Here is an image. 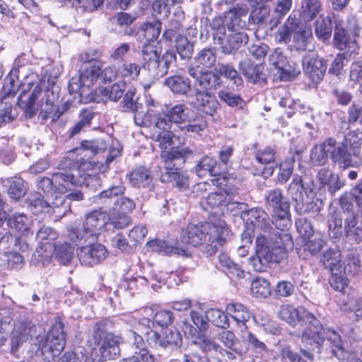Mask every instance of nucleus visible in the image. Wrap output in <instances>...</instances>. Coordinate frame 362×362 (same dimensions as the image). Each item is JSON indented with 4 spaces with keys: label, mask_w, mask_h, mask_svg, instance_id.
I'll list each match as a JSON object with an SVG mask.
<instances>
[{
    "label": "nucleus",
    "mask_w": 362,
    "mask_h": 362,
    "mask_svg": "<svg viewBox=\"0 0 362 362\" xmlns=\"http://www.w3.org/2000/svg\"><path fill=\"white\" fill-rule=\"evenodd\" d=\"M344 233L350 240L359 243L362 241V227L358 226V214H348L344 218Z\"/></svg>",
    "instance_id": "obj_35"
},
{
    "label": "nucleus",
    "mask_w": 362,
    "mask_h": 362,
    "mask_svg": "<svg viewBox=\"0 0 362 362\" xmlns=\"http://www.w3.org/2000/svg\"><path fill=\"white\" fill-rule=\"evenodd\" d=\"M228 315L219 309L210 308L206 312L205 317L214 325L226 329L230 327Z\"/></svg>",
    "instance_id": "obj_44"
},
{
    "label": "nucleus",
    "mask_w": 362,
    "mask_h": 362,
    "mask_svg": "<svg viewBox=\"0 0 362 362\" xmlns=\"http://www.w3.org/2000/svg\"><path fill=\"white\" fill-rule=\"evenodd\" d=\"M336 145L334 144L331 150L330 158L332 163L343 170L357 167L358 162L354 160L356 157L353 154V151L341 143L337 146Z\"/></svg>",
    "instance_id": "obj_21"
},
{
    "label": "nucleus",
    "mask_w": 362,
    "mask_h": 362,
    "mask_svg": "<svg viewBox=\"0 0 362 362\" xmlns=\"http://www.w3.org/2000/svg\"><path fill=\"white\" fill-rule=\"evenodd\" d=\"M146 327L140 326L139 322H138V325L135 327V329H129L127 332L126 336L127 341L129 344H131L133 347H134L135 350L146 349V344L144 340L141 335L139 333L141 332L146 335L145 332Z\"/></svg>",
    "instance_id": "obj_51"
},
{
    "label": "nucleus",
    "mask_w": 362,
    "mask_h": 362,
    "mask_svg": "<svg viewBox=\"0 0 362 362\" xmlns=\"http://www.w3.org/2000/svg\"><path fill=\"white\" fill-rule=\"evenodd\" d=\"M161 31V23L159 21L154 20L152 22H146L143 24L141 28V32L144 37L150 44V42H153L160 35ZM146 43L145 42L144 45Z\"/></svg>",
    "instance_id": "obj_54"
},
{
    "label": "nucleus",
    "mask_w": 362,
    "mask_h": 362,
    "mask_svg": "<svg viewBox=\"0 0 362 362\" xmlns=\"http://www.w3.org/2000/svg\"><path fill=\"white\" fill-rule=\"evenodd\" d=\"M291 204L271 211L272 223L280 231H287L292 225Z\"/></svg>",
    "instance_id": "obj_30"
},
{
    "label": "nucleus",
    "mask_w": 362,
    "mask_h": 362,
    "mask_svg": "<svg viewBox=\"0 0 362 362\" xmlns=\"http://www.w3.org/2000/svg\"><path fill=\"white\" fill-rule=\"evenodd\" d=\"M83 158H74V153H69L57 165V171L53 173L54 187L55 192L64 194L73 187L92 183L100 184L98 176L88 175L83 177L80 175L79 168L83 163Z\"/></svg>",
    "instance_id": "obj_3"
},
{
    "label": "nucleus",
    "mask_w": 362,
    "mask_h": 362,
    "mask_svg": "<svg viewBox=\"0 0 362 362\" xmlns=\"http://www.w3.org/2000/svg\"><path fill=\"white\" fill-rule=\"evenodd\" d=\"M112 327L111 322L105 320L95 323L93 329L90 340L95 345H100L99 351L104 360L114 359L119 354L121 338L112 332Z\"/></svg>",
    "instance_id": "obj_6"
},
{
    "label": "nucleus",
    "mask_w": 362,
    "mask_h": 362,
    "mask_svg": "<svg viewBox=\"0 0 362 362\" xmlns=\"http://www.w3.org/2000/svg\"><path fill=\"white\" fill-rule=\"evenodd\" d=\"M195 156L196 152L188 147L162 151L161 158L165 163V172L160 175V181L165 183L175 182L180 190L187 189L189 187L188 175L176 165L184 164L188 158H193Z\"/></svg>",
    "instance_id": "obj_5"
},
{
    "label": "nucleus",
    "mask_w": 362,
    "mask_h": 362,
    "mask_svg": "<svg viewBox=\"0 0 362 362\" xmlns=\"http://www.w3.org/2000/svg\"><path fill=\"white\" fill-rule=\"evenodd\" d=\"M299 23L296 15L290 14L286 22L279 28L274 35L275 40L278 42L288 43L292 33L296 30Z\"/></svg>",
    "instance_id": "obj_33"
},
{
    "label": "nucleus",
    "mask_w": 362,
    "mask_h": 362,
    "mask_svg": "<svg viewBox=\"0 0 362 362\" xmlns=\"http://www.w3.org/2000/svg\"><path fill=\"white\" fill-rule=\"evenodd\" d=\"M316 180L319 185V189H327L331 195H333L344 185V182L340 180L339 176L329 168L320 169Z\"/></svg>",
    "instance_id": "obj_23"
},
{
    "label": "nucleus",
    "mask_w": 362,
    "mask_h": 362,
    "mask_svg": "<svg viewBox=\"0 0 362 362\" xmlns=\"http://www.w3.org/2000/svg\"><path fill=\"white\" fill-rule=\"evenodd\" d=\"M320 262L330 271H344V269L341 261V254L338 249L325 250L320 258Z\"/></svg>",
    "instance_id": "obj_37"
},
{
    "label": "nucleus",
    "mask_w": 362,
    "mask_h": 362,
    "mask_svg": "<svg viewBox=\"0 0 362 362\" xmlns=\"http://www.w3.org/2000/svg\"><path fill=\"white\" fill-rule=\"evenodd\" d=\"M173 319L174 316L172 312L169 310H159L155 314L153 320L146 317L140 319L139 325L146 327V331L152 329L155 325L162 328H167L173 322Z\"/></svg>",
    "instance_id": "obj_32"
},
{
    "label": "nucleus",
    "mask_w": 362,
    "mask_h": 362,
    "mask_svg": "<svg viewBox=\"0 0 362 362\" xmlns=\"http://www.w3.org/2000/svg\"><path fill=\"white\" fill-rule=\"evenodd\" d=\"M218 76L229 79L237 88L243 86V80L237 70L230 64L220 63L215 69Z\"/></svg>",
    "instance_id": "obj_41"
},
{
    "label": "nucleus",
    "mask_w": 362,
    "mask_h": 362,
    "mask_svg": "<svg viewBox=\"0 0 362 362\" xmlns=\"http://www.w3.org/2000/svg\"><path fill=\"white\" fill-rule=\"evenodd\" d=\"M125 190L124 184L118 181L95 195L94 202L104 206L113 204L112 209L127 214L135 209L136 204L133 199L124 196Z\"/></svg>",
    "instance_id": "obj_8"
},
{
    "label": "nucleus",
    "mask_w": 362,
    "mask_h": 362,
    "mask_svg": "<svg viewBox=\"0 0 362 362\" xmlns=\"http://www.w3.org/2000/svg\"><path fill=\"white\" fill-rule=\"evenodd\" d=\"M188 118H186L183 124L180 125V129L185 134H199L205 129L207 122L202 115L191 110Z\"/></svg>",
    "instance_id": "obj_31"
},
{
    "label": "nucleus",
    "mask_w": 362,
    "mask_h": 362,
    "mask_svg": "<svg viewBox=\"0 0 362 362\" xmlns=\"http://www.w3.org/2000/svg\"><path fill=\"white\" fill-rule=\"evenodd\" d=\"M265 206L271 211L290 204L289 201L284 197L283 192L279 188H274L266 191L264 194Z\"/></svg>",
    "instance_id": "obj_39"
},
{
    "label": "nucleus",
    "mask_w": 362,
    "mask_h": 362,
    "mask_svg": "<svg viewBox=\"0 0 362 362\" xmlns=\"http://www.w3.org/2000/svg\"><path fill=\"white\" fill-rule=\"evenodd\" d=\"M242 218L264 232L269 233L273 229L268 214L262 208L254 207L248 209L242 215Z\"/></svg>",
    "instance_id": "obj_24"
},
{
    "label": "nucleus",
    "mask_w": 362,
    "mask_h": 362,
    "mask_svg": "<svg viewBox=\"0 0 362 362\" xmlns=\"http://www.w3.org/2000/svg\"><path fill=\"white\" fill-rule=\"evenodd\" d=\"M7 224L11 229H15L24 235L28 232V218L24 214H15L7 220Z\"/></svg>",
    "instance_id": "obj_57"
},
{
    "label": "nucleus",
    "mask_w": 362,
    "mask_h": 362,
    "mask_svg": "<svg viewBox=\"0 0 362 362\" xmlns=\"http://www.w3.org/2000/svg\"><path fill=\"white\" fill-rule=\"evenodd\" d=\"M325 244V240L320 235H313L304 240L302 248L307 253L303 258H306L308 255H316L322 250Z\"/></svg>",
    "instance_id": "obj_49"
},
{
    "label": "nucleus",
    "mask_w": 362,
    "mask_h": 362,
    "mask_svg": "<svg viewBox=\"0 0 362 362\" xmlns=\"http://www.w3.org/2000/svg\"><path fill=\"white\" fill-rule=\"evenodd\" d=\"M226 312L233 320H234L237 325L245 323L249 321L252 317V313L248 308L244 305L239 303H230L226 305Z\"/></svg>",
    "instance_id": "obj_36"
},
{
    "label": "nucleus",
    "mask_w": 362,
    "mask_h": 362,
    "mask_svg": "<svg viewBox=\"0 0 362 362\" xmlns=\"http://www.w3.org/2000/svg\"><path fill=\"white\" fill-rule=\"evenodd\" d=\"M230 32V33L226 36L225 35L223 37L218 36V33L214 35L215 43L220 45L222 52L225 54L235 53L242 45L248 41L247 33L242 30Z\"/></svg>",
    "instance_id": "obj_16"
},
{
    "label": "nucleus",
    "mask_w": 362,
    "mask_h": 362,
    "mask_svg": "<svg viewBox=\"0 0 362 362\" xmlns=\"http://www.w3.org/2000/svg\"><path fill=\"white\" fill-rule=\"evenodd\" d=\"M219 99L232 107H237L243 110L245 106V101L242 98L232 92L226 90H221L218 93Z\"/></svg>",
    "instance_id": "obj_60"
},
{
    "label": "nucleus",
    "mask_w": 362,
    "mask_h": 362,
    "mask_svg": "<svg viewBox=\"0 0 362 362\" xmlns=\"http://www.w3.org/2000/svg\"><path fill=\"white\" fill-rule=\"evenodd\" d=\"M227 235L228 228L224 221H220L218 224L189 223L182 232L181 241L194 247L206 243L211 247L212 252H215L225 243Z\"/></svg>",
    "instance_id": "obj_4"
},
{
    "label": "nucleus",
    "mask_w": 362,
    "mask_h": 362,
    "mask_svg": "<svg viewBox=\"0 0 362 362\" xmlns=\"http://www.w3.org/2000/svg\"><path fill=\"white\" fill-rule=\"evenodd\" d=\"M165 85L174 93L187 95L191 90V82L187 77L180 75L169 76L165 80Z\"/></svg>",
    "instance_id": "obj_34"
},
{
    "label": "nucleus",
    "mask_w": 362,
    "mask_h": 362,
    "mask_svg": "<svg viewBox=\"0 0 362 362\" xmlns=\"http://www.w3.org/2000/svg\"><path fill=\"white\" fill-rule=\"evenodd\" d=\"M37 187L39 189H41L42 192L47 196H51L52 197H55L56 202L52 204L59 206L62 204L64 202L63 197H57L55 192V187H54V176H52V178H49L47 177H39L37 180Z\"/></svg>",
    "instance_id": "obj_46"
},
{
    "label": "nucleus",
    "mask_w": 362,
    "mask_h": 362,
    "mask_svg": "<svg viewBox=\"0 0 362 362\" xmlns=\"http://www.w3.org/2000/svg\"><path fill=\"white\" fill-rule=\"evenodd\" d=\"M216 60V56L214 48H204L194 57L196 66L200 67V66H202V68H211L215 64Z\"/></svg>",
    "instance_id": "obj_50"
},
{
    "label": "nucleus",
    "mask_w": 362,
    "mask_h": 362,
    "mask_svg": "<svg viewBox=\"0 0 362 362\" xmlns=\"http://www.w3.org/2000/svg\"><path fill=\"white\" fill-rule=\"evenodd\" d=\"M269 64L279 70L281 74L289 73V64L284 51L281 48L275 49L269 56Z\"/></svg>",
    "instance_id": "obj_42"
},
{
    "label": "nucleus",
    "mask_w": 362,
    "mask_h": 362,
    "mask_svg": "<svg viewBox=\"0 0 362 362\" xmlns=\"http://www.w3.org/2000/svg\"><path fill=\"white\" fill-rule=\"evenodd\" d=\"M243 340L257 354H263L267 352L268 349L264 342L260 341L257 337L251 332H247L242 335Z\"/></svg>",
    "instance_id": "obj_61"
},
{
    "label": "nucleus",
    "mask_w": 362,
    "mask_h": 362,
    "mask_svg": "<svg viewBox=\"0 0 362 362\" xmlns=\"http://www.w3.org/2000/svg\"><path fill=\"white\" fill-rule=\"evenodd\" d=\"M142 54L143 69L147 71L150 78L157 80L165 75V69L161 66L160 56L153 45H144Z\"/></svg>",
    "instance_id": "obj_14"
},
{
    "label": "nucleus",
    "mask_w": 362,
    "mask_h": 362,
    "mask_svg": "<svg viewBox=\"0 0 362 362\" xmlns=\"http://www.w3.org/2000/svg\"><path fill=\"white\" fill-rule=\"evenodd\" d=\"M332 30V21L329 17L320 16L315 23V35L322 42L330 39Z\"/></svg>",
    "instance_id": "obj_47"
},
{
    "label": "nucleus",
    "mask_w": 362,
    "mask_h": 362,
    "mask_svg": "<svg viewBox=\"0 0 362 362\" xmlns=\"http://www.w3.org/2000/svg\"><path fill=\"white\" fill-rule=\"evenodd\" d=\"M330 341L331 352L336 358L343 362H359L356 354L344 349L340 335L329 329H325V339Z\"/></svg>",
    "instance_id": "obj_17"
},
{
    "label": "nucleus",
    "mask_w": 362,
    "mask_h": 362,
    "mask_svg": "<svg viewBox=\"0 0 362 362\" xmlns=\"http://www.w3.org/2000/svg\"><path fill=\"white\" fill-rule=\"evenodd\" d=\"M194 107L202 112L213 115L219 107V103L215 95L208 90L196 89Z\"/></svg>",
    "instance_id": "obj_25"
},
{
    "label": "nucleus",
    "mask_w": 362,
    "mask_h": 362,
    "mask_svg": "<svg viewBox=\"0 0 362 362\" xmlns=\"http://www.w3.org/2000/svg\"><path fill=\"white\" fill-rule=\"evenodd\" d=\"M17 116L16 110H13L12 103L7 100H1L0 105V127L12 122Z\"/></svg>",
    "instance_id": "obj_64"
},
{
    "label": "nucleus",
    "mask_w": 362,
    "mask_h": 362,
    "mask_svg": "<svg viewBox=\"0 0 362 362\" xmlns=\"http://www.w3.org/2000/svg\"><path fill=\"white\" fill-rule=\"evenodd\" d=\"M341 143L352 151L355 157L359 156L362 145V132L358 129L349 132Z\"/></svg>",
    "instance_id": "obj_43"
},
{
    "label": "nucleus",
    "mask_w": 362,
    "mask_h": 362,
    "mask_svg": "<svg viewBox=\"0 0 362 362\" xmlns=\"http://www.w3.org/2000/svg\"><path fill=\"white\" fill-rule=\"evenodd\" d=\"M80 74L83 79L84 85L90 86L98 79L100 78L101 64L95 62L93 65L84 69Z\"/></svg>",
    "instance_id": "obj_56"
},
{
    "label": "nucleus",
    "mask_w": 362,
    "mask_h": 362,
    "mask_svg": "<svg viewBox=\"0 0 362 362\" xmlns=\"http://www.w3.org/2000/svg\"><path fill=\"white\" fill-rule=\"evenodd\" d=\"M34 325L30 321L18 322L11 332V352H16L25 342L31 333Z\"/></svg>",
    "instance_id": "obj_26"
},
{
    "label": "nucleus",
    "mask_w": 362,
    "mask_h": 362,
    "mask_svg": "<svg viewBox=\"0 0 362 362\" xmlns=\"http://www.w3.org/2000/svg\"><path fill=\"white\" fill-rule=\"evenodd\" d=\"M147 343L153 348H175L180 347L182 343V337L180 331L176 328H166L160 334L153 329L146 332Z\"/></svg>",
    "instance_id": "obj_11"
},
{
    "label": "nucleus",
    "mask_w": 362,
    "mask_h": 362,
    "mask_svg": "<svg viewBox=\"0 0 362 362\" xmlns=\"http://www.w3.org/2000/svg\"><path fill=\"white\" fill-rule=\"evenodd\" d=\"M107 226V212L102 208L90 211L86 215L81 228L74 230L71 238L75 242L90 238H95L106 230Z\"/></svg>",
    "instance_id": "obj_9"
},
{
    "label": "nucleus",
    "mask_w": 362,
    "mask_h": 362,
    "mask_svg": "<svg viewBox=\"0 0 362 362\" xmlns=\"http://www.w3.org/2000/svg\"><path fill=\"white\" fill-rule=\"evenodd\" d=\"M217 339L226 349L235 353L239 356H245L248 351L249 347L243 346L240 339L232 331L224 330L218 334Z\"/></svg>",
    "instance_id": "obj_29"
},
{
    "label": "nucleus",
    "mask_w": 362,
    "mask_h": 362,
    "mask_svg": "<svg viewBox=\"0 0 362 362\" xmlns=\"http://www.w3.org/2000/svg\"><path fill=\"white\" fill-rule=\"evenodd\" d=\"M358 35L357 33L350 35L341 22H334L333 45L337 49L343 51V54L351 56L358 53L359 45L356 40Z\"/></svg>",
    "instance_id": "obj_13"
},
{
    "label": "nucleus",
    "mask_w": 362,
    "mask_h": 362,
    "mask_svg": "<svg viewBox=\"0 0 362 362\" xmlns=\"http://www.w3.org/2000/svg\"><path fill=\"white\" fill-rule=\"evenodd\" d=\"M337 144L334 138L329 137L325 139L320 146H315L310 152V161L313 165H324L328 160L329 153L331 155V150L334 145Z\"/></svg>",
    "instance_id": "obj_27"
},
{
    "label": "nucleus",
    "mask_w": 362,
    "mask_h": 362,
    "mask_svg": "<svg viewBox=\"0 0 362 362\" xmlns=\"http://www.w3.org/2000/svg\"><path fill=\"white\" fill-rule=\"evenodd\" d=\"M216 160L212 157L208 156H204L194 166L195 173L199 177H203L206 173H209L213 177H217L216 178L212 180V182L214 185H225L226 184L223 183L221 180L225 181L227 177L224 174L220 173L218 170H216Z\"/></svg>",
    "instance_id": "obj_22"
},
{
    "label": "nucleus",
    "mask_w": 362,
    "mask_h": 362,
    "mask_svg": "<svg viewBox=\"0 0 362 362\" xmlns=\"http://www.w3.org/2000/svg\"><path fill=\"white\" fill-rule=\"evenodd\" d=\"M88 351L83 346L76 348L72 351H66L60 358L59 362H88Z\"/></svg>",
    "instance_id": "obj_58"
},
{
    "label": "nucleus",
    "mask_w": 362,
    "mask_h": 362,
    "mask_svg": "<svg viewBox=\"0 0 362 362\" xmlns=\"http://www.w3.org/2000/svg\"><path fill=\"white\" fill-rule=\"evenodd\" d=\"M228 194L223 191L214 192L209 193L204 202L209 209H215L221 206H226L228 203ZM204 204V201L202 202Z\"/></svg>",
    "instance_id": "obj_62"
},
{
    "label": "nucleus",
    "mask_w": 362,
    "mask_h": 362,
    "mask_svg": "<svg viewBox=\"0 0 362 362\" xmlns=\"http://www.w3.org/2000/svg\"><path fill=\"white\" fill-rule=\"evenodd\" d=\"M9 187L8 193L10 197L14 200H18L23 197L26 192V188L24 184V180L20 177L15 176L8 179Z\"/></svg>",
    "instance_id": "obj_53"
},
{
    "label": "nucleus",
    "mask_w": 362,
    "mask_h": 362,
    "mask_svg": "<svg viewBox=\"0 0 362 362\" xmlns=\"http://www.w3.org/2000/svg\"><path fill=\"white\" fill-rule=\"evenodd\" d=\"M268 238L259 235L255 240L256 257L250 258V262L256 272L264 271L269 263H279L287 259L293 250L292 236L287 231L272 229Z\"/></svg>",
    "instance_id": "obj_2"
},
{
    "label": "nucleus",
    "mask_w": 362,
    "mask_h": 362,
    "mask_svg": "<svg viewBox=\"0 0 362 362\" xmlns=\"http://www.w3.org/2000/svg\"><path fill=\"white\" fill-rule=\"evenodd\" d=\"M303 69L305 74L313 84H318L324 78L327 64L323 58H319L315 51H308L303 57Z\"/></svg>",
    "instance_id": "obj_12"
},
{
    "label": "nucleus",
    "mask_w": 362,
    "mask_h": 362,
    "mask_svg": "<svg viewBox=\"0 0 362 362\" xmlns=\"http://www.w3.org/2000/svg\"><path fill=\"white\" fill-rule=\"evenodd\" d=\"M76 255L81 264L93 267L107 257V250L103 245L93 243L80 247L76 250Z\"/></svg>",
    "instance_id": "obj_15"
},
{
    "label": "nucleus",
    "mask_w": 362,
    "mask_h": 362,
    "mask_svg": "<svg viewBox=\"0 0 362 362\" xmlns=\"http://www.w3.org/2000/svg\"><path fill=\"white\" fill-rule=\"evenodd\" d=\"M239 69L249 83L260 85L267 83L264 66L262 64H255L250 59H245L239 62Z\"/></svg>",
    "instance_id": "obj_20"
},
{
    "label": "nucleus",
    "mask_w": 362,
    "mask_h": 362,
    "mask_svg": "<svg viewBox=\"0 0 362 362\" xmlns=\"http://www.w3.org/2000/svg\"><path fill=\"white\" fill-rule=\"evenodd\" d=\"M166 116L170 121L177 124L180 128V125L182 124L191 110L185 104H177L172 107H167L165 110Z\"/></svg>",
    "instance_id": "obj_40"
},
{
    "label": "nucleus",
    "mask_w": 362,
    "mask_h": 362,
    "mask_svg": "<svg viewBox=\"0 0 362 362\" xmlns=\"http://www.w3.org/2000/svg\"><path fill=\"white\" fill-rule=\"evenodd\" d=\"M304 189L302 177L298 175H294L292 181L287 187L286 191L288 196L293 202L296 213L298 215H303L309 212L320 211V206H317L318 199H313L305 202Z\"/></svg>",
    "instance_id": "obj_10"
},
{
    "label": "nucleus",
    "mask_w": 362,
    "mask_h": 362,
    "mask_svg": "<svg viewBox=\"0 0 362 362\" xmlns=\"http://www.w3.org/2000/svg\"><path fill=\"white\" fill-rule=\"evenodd\" d=\"M74 257V247L70 243H64L55 245V257L62 264H66Z\"/></svg>",
    "instance_id": "obj_63"
},
{
    "label": "nucleus",
    "mask_w": 362,
    "mask_h": 362,
    "mask_svg": "<svg viewBox=\"0 0 362 362\" xmlns=\"http://www.w3.org/2000/svg\"><path fill=\"white\" fill-rule=\"evenodd\" d=\"M131 223V218L124 212H119L110 208L107 213V226L116 229H123Z\"/></svg>",
    "instance_id": "obj_45"
},
{
    "label": "nucleus",
    "mask_w": 362,
    "mask_h": 362,
    "mask_svg": "<svg viewBox=\"0 0 362 362\" xmlns=\"http://www.w3.org/2000/svg\"><path fill=\"white\" fill-rule=\"evenodd\" d=\"M247 10L239 4L226 11L224 14L226 27L228 31H237L243 30L245 25V21L241 20L243 16L247 15Z\"/></svg>",
    "instance_id": "obj_28"
},
{
    "label": "nucleus",
    "mask_w": 362,
    "mask_h": 362,
    "mask_svg": "<svg viewBox=\"0 0 362 362\" xmlns=\"http://www.w3.org/2000/svg\"><path fill=\"white\" fill-rule=\"evenodd\" d=\"M129 178L132 185L136 187H146L151 183L153 180L149 169L144 166H139L132 170Z\"/></svg>",
    "instance_id": "obj_38"
},
{
    "label": "nucleus",
    "mask_w": 362,
    "mask_h": 362,
    "mask_svg": "<svg viewBox=\"0 0 362 362\" xmlns=\"http://www.w3.org/2000/svg\"><path fill=\"white\" fill-rule=\"evenodd\" d=\"M23 68L20 64V59H16L9 74L5 77L1 92L0 93L1 100L13 99L19 90L18 74L21 69Z\"/></svg>",
    "instance_id": "obj_19"
},
{
    "label": "nucleus",
    "mask_w": 362,
    "mask_h": 362,
    "mask_svg": "<svg viewBox=\"0 0 362 362\" xmlns=\"http://www.w3.org/2000/svg\"><path fill=\"white\" fill-rule=\"evenodd\" d=\"M64 325L59 317H56L49 332L39 341V349L45 362H52L64 350L66 334Z\"/></svg>",
    "instance_id": "obj_7"
},
{
    "label": "nucleus",
    "mask_w": 362,
    "mask_h": 362,
    "mask_svg": "<svg viewBox=\"0 0 362 362\" xmlns=\"http://www.w3.org/2000/svg\"><path fill=\"white\" fill-rule=\"evenodd\" d=\"M175 47L181 59L188 60L192 58L194 46L186 37L178 36L175 40Z\"/></svg>",
    "instance_id": "obj_59"
},
{
    "label": "nucleus",
    "mask_w": 362,
    "mask_h": 362,
    "mask_svg": "<svg viewBox=\"0 0 362 362\" xmlns=\"http://www.w3.org/2000/svg\"><path fill=\"white\" fill-rule=\"evenodd\" d=\"M250 291L256 298H266L272 293L270 283L264 278H256L251 282Z\"/></svg>",
    "instance_id": "obj_48"
},
{
    "label": "nucleus",
    "mask_w": 362,
    "mask_h": 362,
    "mask_svg": "<svg viewBox=\"0 0 362 362\" xmlns=\"http://www.w3.org/2000/svg\"><path fill=\"white\" fill-rule=\"evenodd\" d=\"M279 317L292 327L301 322L306 325L301 341L305 349H300V354L310 361H314V353L320 354L325 341V329L313 314L304 308H295L283 305L279 311Z\"/></svg>",
    "instance_id": "obj_1"
},
{
    "label": "nucleus",
    "mask_w": 362,
    "mask_h": 362,
    "mask_svg": "<svg viewBox=\"0 0 362 362\" xmlns=\"http://www.w3.org/2000/svg\"><path fill=\"white\" fill-rule=\"evenodd\" d=\"M218 261L220 264L231 274L238 278H243L245 276V272L242 267L240 264L235 263L227 254L221 253L218 255Z\"/></svg>",
    "instance_id": "obj_55"
},
{
    "label": "nucleus",
    "mask_w": 362,
    "mask_h": 362,
    "mask_svg": "<svg viewBox=\"0 0 362 362\" xmlns=\"http://www.w3.org/2000/svg\"><path fill=\"white\" fill-rule=\"evenodd\" d=\"M302 18L305 21L314 19L321 11V3L319 0H303Z\"/></svg>",
    "instance_id": "obj_52"
},
{
    "label": "nucleus",
    "mask_w": 362,
    "mask_h": 362,
    "mask_svg": "<svg viewBox=\"0 0 362 362\" xmlns=\"http://www.w3.org/2000/svg\"><path fill=\"white\" fill-rule=\"evenodd\" d=\"M188 74L195 79L196 83L204 90L217 89L221 85V79L216 73L207 71L204 68L198 66H190L188 69Z\"/></svg>",
    "instance_id": "obj_18"
}]
</instances>
